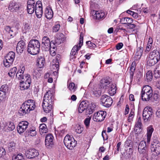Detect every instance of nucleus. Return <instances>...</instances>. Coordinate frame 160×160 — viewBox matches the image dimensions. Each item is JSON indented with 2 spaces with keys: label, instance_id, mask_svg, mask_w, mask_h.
Instances as JSON below:
<instances>
[{
  "label": "nucleus",
  "instance_id": "nucleus-42",
  "mask_svg": "<svg viewBox=\"0 0 160 160\" xmlns=\"http://www.w3.org/2000/svg\"><path fill=\"white\" fill-rule=\"evenodd\" d=\"M69 89L72 92H74L77 89V87L75 86V84L73 82L70 83L68 87Z\"/></svg>",
  "mask_w": 160,
  "mask_h": 160
},
{
  "label": "nucleus",
  "instance_id": "nucleus-4",
  "mask_svg": "<svg viewBox=\"0 0 160 160\" xmlns=\"http://www.w3.org/2000/svg\"><path fill=\"white\" fill-rule=\"evenodd\" d=\"M152 88L150 86L146 85L143 87L141 93L142 100L145 101H148L152 96Z\"/></svg>",
  "mask_w": 160,
  "mask_h": 160
},
{
  "label": "nucleus",
  "instance_id": "nucleus-5",
  "mask_svg": "<svg viewBox=\"0 0 160 160\" xmlns=\"http://www.w3.org/2000/svg\"><path fill=\"white\" fill-rule=\"evenodd\" d=\"M83 39V33L81 32L79 38V43L74 46L71 51L70 54L71 59H73L76 58V55L78 54V50L82 45Z\"/></svg>",
  "mask_w": 160,
  "mask_h": 160
},
{
  "label": "nucleus",
  "instance_id": "nucleus-49",
  "mask_svg": "<svg viewBox=\"0 0 160 160\" xmlns=\"http://www.w3.org/2000/svg\"><path fill=\"white\" fill-rule=\"evenodd\" d=\"M6 153V152L4 148L2 147H0V158L3 157Z\"/></svg>",
  "mask_w": 160,
  "mask_h": 160
},
{
  "label": "nucleus",
  "instance_id": "nucleus-2",
  "mask_svg": "<svg viewBox=\"0 0 160 160\" xmlns=\"http://www.w3.org/2000/svg\"><path fill=\"white\" fill-rule=\"evenodd\" d=\"M40 44L39 41L36 39H32L29 42L27 50L30 54L35 55L38 53L39 51Z\"/></svg>",
  "mask_w": 160,
  "mask_h": 160
},
{
  "label": "nucleus",
  "instance_id": "nucleus-36",
  "mask_svg": "<svg viewBox=\"0 0 160 160\" xmlns=\"http://www.w3.org/2000/svg\"><path fill=\"white\" fill-rule=\"evenodd\" d=\"M10 8L12 11H15V12H17L19 10V5L16 3H12L10 5Z\"/></svg>",
  "mask_w": 160,
  "mask_h": 160
},
{
  "label": "nucleus",
  "instance_id": "nucleus-9",
  "mask_svg": "<svg viewBox=\"0 0 160 160\" xmlns=\"http://www.w3.org/2000/svg\"><path fill=\"white\" fill-rule=\"evenodd\" d=\"M152 113V109L151 107L147 106L144 108L142 113V116L145 122H146L150 120Z\"/></svg>",
  "mask_w": 160,
  "mask_h": 160
},
{
  "label": "nucleus",
  "instance_id": "nucleus-21",
  "mask_svg": "<svg viewBox=\"0 0 160 160\" xmlns=\"http://www.w3.org/2000/svg\"><path fill=\"white\" fill-rule=\"evenodd\" d=\"M88 105V103L87 101H83L79 104L78 108V112L81 113L84 110H86Z\"/></svg>",
  "mask_w": 160,
  "mask_h": 160
},
{
  "label": "nucleus",
  "instance_id": "nucleus-62",
  "mask_svg": "<svg viewBox=\"0 0 160 160\" xmlns=\"http://www.w3.org/2000/svg\"><path fill=\"white\" fill-rule=\"evenodd\" d=\"M123 44L122 42H120L118 43L116 46V48L117 50H119L120 49L123 47Z\"/></svg>",
  "mask_w": 160,
  "mask_h": 160
},
{
  "label": "nucleus",
  "instance_id": "nucleus-48",
  "mask_svg": "<svg viewBox=\"0 0 160 160\" xmlns=\"http://www.w3.org/2000/svg\"><path fill=\"white\" fill-rule=\"evenodd\" d=\"M86 44L89 48H93L96 47V45H95V44L92 43L90 41L87 42Z\"/></svg>",
  "mask_w": 160,
  "mask_h": 160
},
{
  "label": "nucleus",
  "instance_id": "nucleus-51",
  "mask_svg": "<svg viewBox=\"0 0 160 160\" xmlns=\"http://www.w3.org/2000/svg\"><path fill=\"white\" fill-rule=\"evenodd\" d=\"M91 118V117L86 118L84 121V123L87 128H88L89 126Z\"/></svg>",
  "mask_w": 160,
  "mask_h": 160
},
{
  "label": "nucleus",
  "instance_id": "nucleus-29",
  "mask_svg": "<svg viewBox=\"0 0 160 160\" xmlns=\"http://www.w3.org/2000/svg\"><path fill=\"white\" fill-rule=\"evenodd\" d=\"M133 20L131 18L128 17L122 18L120 19V22L122 24H126L132 23Z\"/></svg>",
  "mask_w": 160,
  "mask_h": 160
},
{
  "label": "nucleus",
  "instance_id": "nucleus-33",
  "mask_svg": "<svg viewBox=\"0 0 160 160\" xmlns=\"http://www.w3.org/2000/svg\"><path fill=\"white\" fill-rule=\"evenodd\" d=\"M110 87L108 90L109 92L111 95H114L116 92V87L115 85L112 84L111 85H109Z\"/></svg>",
  "mask_w": 160,
  "mask_h": 160
},
{
  "label": "nucleus",
  "instance_id": "nucleus-58",
  "mask_svg": "<svg viewBox=\"0 0 160 160\" xmlns=\"http://www.w3.org/2000/svg\"><path fill=\"white\" fill-rule=\"evenodd\" d=\"M30 28L29 24L28 22H25L24 24V28L26 30V32L28 31Z\"/></svg>",
  "mask_w": 160,
  "mask_h": 160
},
{
  "label": "nucleus",
  "instance_id": "nucleus-30",
  "mask_svg": "<svg viewBox=\"0 0 160 160\" xmlns=\"http://www.w3.org/2000/svg\"><path fill=\"white\" fill-rule=\"evenodd\" d=\"M48 130V129L45 124L43 123L40 125L39 126V132L41 135H42L44 133L47 132Z\"/></svg>",
  "mask_w": 160,
  "mask_h": 160
},
{
  "label": "nucleus",
  "instance_id": "nucleus-16",
  "mask_svg": "<svg viewBox=\"0 0 160 160\" xmlns=\"http://www.w3.org/2000/svg\"><path fill=\"white\" fill-rule=\"evenodd\" d=\"M39 154L38 152L34 149H29L25 152L26 157L28 158H32L37 157Z\"/></svg>",
  "mask_w": 160,
  "mask_h": 160
},
{
  "label": "nucleus",
  "instance_id": "nucleus-34",
  "mask_svg": "<svg viewBox=\"0 0 160 160\" xmlns=\"http://www.w3.org/2000/svg\"><path fill=\"white\" fill-rule=\"evenodd\" d=\"M16 144L14 142H11L8 144V150L10 152L13 151L15 148Z\"/></svg>",
  "mask_w": 160,
  "mask_h": 160
},
{
  "label": "nucleus",
  "instance_id": "nucleus-32",
  "mask_svg": "<svg viewBox=\"0 0 160 160\" xmlns=\"http://www.w3.org/2000/svg\"><path fill=\"white\" fill-rule=\"evenodd\" d=\"M110 84V82L108 80L104 79L101 81L100 83V86L102 88H104L105 89H106L107 88V87H109V86H108V85Z\"/></svg>",
  "mask_w": 160,
  "mask_h": 160
},
{
  "label": "nucleus",
  "instance_id": "nucleus-61",
  "mask_svg": "<svg viewBox=\"0 0 160 160\" xmlns=\"http://www.w3.org/2000/svg\"><path fill=\"white\" fill-rule=\"evenodd\" d=\"M122 30L124 31V32H125L126 31V30L125 28H121L120 26H118L116 27L115 30V32H120L121 30Z\"/></svg>",
  "mask_w": 160,
  "mask_h": 160
},
{
  "label": "nucleus",
  "instance_id": "nucleus-20",
  "mask_svg": "<svg viewBox=\"0 0 160 160\" xmlns=\"http://www.w3.org/2000/svg\"><path fill=\"white\" fill-rule=\"evenodd\" d=\"M52 104H49L47 103L46 104L45 102H42V106L44 111L46 113L50 112V115L53 112V107Z\"/></svg>",
  "mask_w": 160,
  "mask_h": 160
},
{
  "label": "nucleus",
  "instance_id": "nucleus-50",
  "mask_svg": "<svg viewBox=\"0 0 160 160\" xmlns=\"http://www.w3.org/2000/svg\"><path fill=\"white\" fill-rule=\"evenodd\" d=\"M142 125V123H141V118L139 117L138 119L137 122L135 124V126L136 128H140Z\"/></svg>",
  "mask_w": 160,
  "mask_h": 160
},
{
  "label": "nucleus",
  "instance_id": "nucleus-27",
  "mask_svg": "<svg viewBox=\"0 0 160 160\" xmlns=\"http://www.w3.org/2000/svg\"><path fill=\"white\" fill-rule=\"evenodd\" d=\"M45 14V17L48 19H51L52 17L53 12L51 8L47 7L46 8Z\"/></svg>",
  "mask_w": 160,
  "mask_h": 160
},
{
  "label": "nucleus",
  "instance_id": "nucleus-15",
  "mask_svg": "<svg viewBox=\"0 0 160 160\" xmlns=\"http://www.w3.org/2000/svg\"><path fill=\"white\" fill-rule=\"evenodd\" d=\"M54 144L53 137L52 134H48L45 137V145L46 147L50 148Z\"/></svg>",
  "mask_w": 160,
  "mask_h": 160
},
{
  "label": "nucleus",
  "instance_id": "nucleus-12",
  "mask_svg": "<svg viewBox=\"0 0 160 160\" xmlns=\"http://www.w3.org/2000/svg\"><path fill=\"white\" fill-rule=\"evenodd\" d=\"M28 122L26 121H22L19 122L17 127L18 132L21 134L24 132L28 128Z\"/></svg>",
  "mask_w": 160,
  "mask_h": 160
},
{
  "label": "nucleus",
  "instance_id": "nucleus-22",
  "mask_svg": "<svg viewBox=\"0 0 160 160\" xmlns=\"http://www.w3.org/2000/svg\"><path fill=\"white\" fill-rule=\"evenodd\" d=\"M25 47V43L24 41H19L16 47L17 52L18 53H21L22 52Z\"/></svg>",
  "mask_w": 160,
  "mask_h": 160
},
{
  "label": "nucleus",
  "instance_id": "nucleus-17",
  "mask_svg": "<svg viewBox=\"0 0 160 160\" xmlns=\"http://www.w3.org/2000/svg\"><path fill=\"white\" fill-rule=\"evenodd\" d=\"M35 4L34 0H28L27 2V10L28 13L32 14L34 12Z\"/></svg>",
  "mask_w": 160,
  "mask_h": 160
},
{
  "label": "nucleus",
  "instance_id": "nucleus-25",
  "mask_svg": "<svg viewBox=\"0 0 160 160\" xmlns=\"http://www.w3.org/2000/svg\"><path fill=\"white\" fill-rule=\"evenodd\" d=\"M93 13H95V17L97 19H100L104 18L105 14L104 11L102 10L93 11Z\"/></svg>",
  "mask_w": 160,
  "mask_h": 160
},
{
  "label": "nucleus",
  "instance_id": "nucleus-52",
  "mask_svg": "<svg viewBox=\"0 0 160 160\" xmlns=\"http://www.w3.org/2000/svg\"><path fill=\"white\" fill-rule=\"evenodd\" d=\"M83 130V128L78 125L76 127L75 131L77 133L80 134L82 132Z\"/></svg>",
  "mask_w": 160,
  "mask_h": 160
},
{
  "label": "nucleus",
  "instance_id": "nucleus-38",
  "mask_svg": "<svg viewBox=\"0 0 160 160\" xmlns=\"http://www.w3.org/2000/svg\"><path fill=\"white\" fill-rule=\"evenodd\" d=\"M12 160H24L22 154L19 153L16 155H15L12 157Z\"/></svg>",
  "mask_w": 160,
  "mask_h": 160
},
{
  "label": "nucleus",
  "instance_id": "nucleus-46",
  "mask_svg": "<svg viewBox=\"0 0 160 160\" xmlns=\"http://www.w3.org/2000/svg\"><path fill=\"white\" fill-rule=\"evenodd\" d=\"M60 25L58 23H56L52 28V32H57L60 29Z\"/></svg>",
  "mask_w": 160,
  "mask_h": 160
},
{
  "label": "nucleus",
  "instance_id": "nucleus-3",
  "mask_svg": "<svg viewBox=\"0 0 160 160\" xmlns=\"http://www.w3.org/2000/svg\"><path fill=\"white\" fill-rule=\"evenodd\" d=\"M160 54L157 50H154L151 52L147 58V64L149 66L155 65L160 59Z\"/></svg>",
  "mask_w": 160,
  "mask_h": 160
},
{
  "label": "nucleus",
  "instance_id": "nucleus-13",
  "mask_svg": "<svg viewBox=\"0 0 160 160\" xmlns=\"http://www.w3.org/2000/svg\"><path fill=\"white\" fill-rule=\"evenodd\" d=\"M54 99V97L51 92L48 91L47 92L44 96L43 102H45L46 104L47 103L53 104Z\"/></svg>",
  "mask_w": 160,
  "mask_h": 160
},
{
  "label": "nucleus",
  "instance_id": "nucleus-63",
  "mask_svg": "<svg viewBox=\"0 0 160 160\" xmlns=\"http://www.w3.org/2000/svg\"><path fill=\"white\" fill-rule=\"evenodd\" d=\"M131 23L130 24H128L126 26V27L129 29H133L136 27V25L134 23Z\"/></svg>",
  "mask_w": 160,
  "mask_h": 160
},
{
  "label": "nucleus",
  "instance_id": "nucleus-14",
  "mask_svg": "<svg viewBox=\"0 0 160 160\" xmlns=\"http://www.w3.org/2000/svg\"><path fill=\"white\" fill-rule=\"evenodd\" d=\"M35 13L37 17L40 18L43 13L42 5L40 1H38L35 4Z\"/></svg>",
  "mask_w": 160,
  "mask_h": 160
},
{
  "label": "nucleus",
  "instance_id": "nucleus-10",
  "mask_svg": "<svg viewBox=\"0 0 160 160\" xmlns=\"http://www.w3.org/2000/svg\"><path fill=\"white\" fill-rule=\"evenodd\" d=\"M101 102L102 105L106 108H109L113 102L112 98L109 96L104 95L101 98Z\"/></svg>",
  "mask_w": 160,
  "mask_h": 160
},
{
  "label": "nucleus",
  "instance_id": "nucleus-26",
  "mask_svg": "<svg viewBox=\"0 0 160 160\" xmlns=\"http://www.w3.org/2000/svg\"><path fill=\"white\" fill-rule=\"evenodd\" d=\"M37 63L39 68H43L45 64L44 57L39 56L37 60Z\"/></svg>",
  "mask_w": 160,
  "mask_h": 160
},
{
  "label": "nucleus",
  "instance_id": "nucleus-39",
  "mask_svg": "<svg viewBox=\"0 0 160 160\" xmlns=\"http://www.w3.org/2000/svg\"><path fill=\"white\" fill-rule=\"evenodd\" d=\"M95 106V105L94 104L92 105L86 109V112L89 114L92 113L94 111Z\"/></svg>",
  "mask_w": 160,
  "mask_h": 160
},
{
  "label": "nucleus",
  "instance_id": "nucleus-6",
  "mask_svg": "<svg viewBox=\"0 0 160 160\" xmlns=\"http://www.w3.org/2000/svg\"><path fill=\"white\" fill-rule=\"evenodd\" d=\"M63 142L66 147L70 150H72L77 144V141L73 138L68 135H67L65 137Z\"/></svg>",
  "mask_w": 160,
  "mask_h": 160
},
{
  "label": "nucleus",
  "instance_id": "nucleus-53",
  "mask_svg": "<svg viewBox=\"0 0 160 160\" xmlns=\"http://www.w3.org/2000/svg\"><path fill=\"white\" fill-rule=\"evenodd\" d=\"M153 75L156 78L160 77V72L156 68L154 71Z\"/></svg>",
  "mask_w": 160,
  "mask_h": 160
},
{
  "label": "nucleus",
  "instance_id": "nucleus-45",
  "mask_svg": "<svg viewBox=\"0 0 160 160\" xmlns=\"http://www.w3.org/2000/svg\"><path fill=\"white\" fill-rule=\"evenodd\" d=\"M146 78L148 81H150L152 78V72L148 71L146 74Z\"/></svg>",
  "mask_w": 160,
  "mask_h": 160
},
{
  "label": "nucleus",
  "instance_id": "nucleus-54",
  "mask_svg": "<svg viewBox=\"0 0 160 160\" xmlns=\"http://www.w3.org/2000/svg\"><path fill=\"white\" fill-rule=\"evenodd\" d=\"M125 145L127 147H132V141L129 139L127 140L125 142Z\"/></svg>",
  "mask_w": 160,
  "mask_h": 160
},
{
  "label": "nucleus",
  "instance_id": "nucleus-64",
  "mask_svg": "<svg viewBox=\"0 0 160 160\" xmlns=\"http://www.w3.org/2000/svg\"><path fill=\"white\" fill-rule=\"evenodd\" d=\"M93 94L97 97H99L101 94V92L100 90L93 91Z\"/></svg>",
  "mask_w": 160,
  "mask_h": 160
},
{
  "label": "nucleus",
  "instance_id": "nucleus-55",
  "mask_svg": "<svg viewBox=\"0 0 160 160\" xmlns=\"http://www.w3.org/2000/svg\"><path fill=\"white\" fill-rule=\"evenodd\" d=\"M134 116V112L131 111L128 118V120L129 122H131Z\"/></svg>",
  "mask_w": 160,
  "mask_h": 160
},
{
  "label": "nucleus",
  "instance_id": "nucleus-43",
  "mask_svg": "<svg viewBox=\"0 0 160 160\" xmlns=\"http://www.w3.org/2000/svg\"><path fill=\"white\" fill-rule=\"evenodd\" d=\"M127 13L132 15L134 18H137L138 17V15L137 13L135 12L129 10H128L126 11Z\"/></svg>",
  "mask_w": 160,
  "mask_h": 160
},
{
  "label": "nucleus",
  "instance_id": "nucleus-28",
  "mask_svg": "<svg viewBox=\"0 0 160 160\" xmlns=\"http://www.w3.org/2000/svg\"><path fill=\"white\" fill-rule=\"evenodd\" d=\"M15 128L13 123L11 122H9L7 123V125L5 126L4 129L5 131L8 132L12 131Z\"/></svg>",
  "mask_w": 160,
  "mask_h": 160
},
{
  "label": "nucleus",
  "instance_id": "nucleus-23",
  "mask_svg": "<svg viewBox=\"0 0 160 160\" xmlns=\"http://www.w3.org/2000/svg\"><path fill=\"white\" fill-rule=\"evenodd\" d=\"M25 69V68L24 66H23L22 68L19 70L16 74V78L19 80H24L25 79V76H24V72Z\"/></svg>",
  "mask_w": 160,
  "mask_h": 160
},
{
  "label": "nucleus",
  "instance_id": "nucleus-31",
  "mask_svg": "<svg viewBox=\"0 0 160 160\" xmlns=\"http://www.w3.org/2000/svg\"><path fill=\"white\" fill-rule=\"evenodd\" d=\"M15 58V53L13 52H9L6 57L5 58L10 62L13 63Z\"/></svg>",
  "mask_w": 160,
  "mask_h": 160
},
{
  "label": "nucleus",
  "instance_id": "nucleus-1",
  "mask_svg": "<svg viewBox=\"0 0 160 160\" xmlns=\"http://www.w3.org/2000/svg\"><path fill=\"white\" fill-rule=\"evenodd\" d=\"M36 107L35 101L32 99H28L25 101L22 104L19 111L20 115H23L33 110Z\"/></svg>",
  "mask_w": 160,
  "mask_h": 160
},
{
  "label": "nucleus",
  "instance_id": "nucleus-44",
  "mask_svg": "<svg viewBox=\"0 0 160 160\" xmlns=\"http://www.w3.org/2000/svg\"><path fill=\"white\" fill-rule=\"evenodd\" d=\"M5 30L8 33L10 34L11 36H12L13 31L10 27L9 26H6L5 28Z\"/></svg>",
  "mask_w": 160,
  "mask_h": 160
},
{
  "label": "nucleus",
  "instance_id": "nucleus-37",
  "mask_svg": "<svg viewBox=\"0 0 160 160\" xmlns=\"http://www.w3.org/2000/svg\"><path fill=\"white\" fill-rule=\"evenodd\" d=\"M29 135L31 136H35L37 134V132L36 128L34 127L30 128L28 131Z\"/></svg>",
  "mask_w": 160,
  "mask_h": 160
},
{
  "label": "nucleus",
  "instance_id": "nucleus-35",
  "mask_svg": "<svg viewBox=\"0 0 160 160\" xmlns=\"http://www.w3.org/2000/svg\"><path fill=\"white\" fill-rule=\"evenodd\" d=\"M53 45L50 46L49 49L50 50V53L51 55L52 56H54L56 54L55 50H56V47L55 46L54 42H53Z\"/></svg>",
  "mask_w": 160,
  "mask_h": 160
},
{
  "label": "nucleus",
  "instance_id": "nucleus-19",
  "mask_svg": "<svg viewBox=\"0 0 160 160\" xmlns=\"http://www.w3.org/2000/svg\"><path fill=\"white\" fill-rule=\"evenodd\" d=\"M53 42L52 41L50 42L49 38L47 36L44 37L42 39V44L43 45V47L47 49L46 50L49 49Z\"/></svg>",
  "mask_w": 160,
  "mask_h": 160
},
{
  "label": "nucleus",
  "instance_id": "nucleus-8",
  "mask_svg": "<svg viewBox=\"0 0 160 160\" xmlns=\"http://www.w3.org/2000/svg\"><path fill=\"white\" fill-rule=\"evenodd\" d=\"M138 149L140 153L142 154L143 157H144L145 158V159L143 158V159L142 160H147V148L145 141H142L140 142L138 146Z\"/></svg>",
  "mask_w": 160,
  "mask_h": 160
},
{
  "label": "nucleus",
  "instance_id": "nucleus-11",
  "mask_svg": "<svg viewBox=\"0 0 160 160\" xmlns=\"http://www.w3.org/2000/svg\"><path fill=\"white\" fill-rule=\"evenodd\" d=\"M106 116V112L103 111H100L94 113L92 119L96 122H101L103 121Z\"/></svg>",
  "mask_w": 160,
  "mask_h": 160
},
{
  "label": "nucleus",
  "instance_id": "nucleus-7",
  "mask_svg": "<svg viewBox=\"0 0 160 160\" xmlns=\"http://www.w3.org/2000/svg\"><path fill=\"white\" fill-rule=\"evenodd\" d=\"M31 83V78L30 75L28 74L26 75L24 80L20 82V89L21 90L23 91L28 89L30 86Z\"/></svg>",
  "mask_w": 160,
  "mask_h": 160
},
{
  "label": "nucleus",
  "instance_id": "nucleus-60",
  "mask_svg": "<svg viewBox=\"0 0 160 160\" xmlns=\"http://www.w3.org/2000/svg\"><path fill=\"white\" fill-rule=\"evenodd\" d=\"M121 143L120 142H119L118 143L117 146L116 150H115L114 152L115 154H117L118 153V152L120 150V146L121 145Z\"/></svg>",
  "mask_w": 160,
  "mask_h": 160
},
{
  "label": "nucleus",
  "instance_id": "nucleus-41",
  "mask_svg": "<svg viewBox=\"0 0 160 160\" xmlns=\"http://www.w3.org/2000/svg\"><path fill=\"white\" fill-rule=\"evenodd\" d=\"M1 90L2 91L6 93H8L9 90V88L7 84H4L2 85L1 88Z\"/></svg>",
  "mask_w": 160,
  "mask_h": 160
},
{
  "label": "nucleus",
  "instance_id": "nucleus-57",
  "mask_svg": "<svg viewBox=\"0 0 160 160\" xmlns=\"http://www.w3.org/2000/svg\"><path fill=\"white\" fill-rule=\"evenodd\" d=\"M58 65L57 64H53L52 65V67L54 69H55L54 68L55 67V70L53 72V73L54 74V75H57L58 74L57 71L58 70Z\"/></svg>",
  "mask_w": 160,
  "mask_h": 160
},
{
  "label": "nucleus",
  "instance_id": "nucleus-40",
  "mask_svg": "<svg viewBox=\"0 0 160 160\" xmlns=\"http://www.w3.org/2000/svg\"><path fill=\"white\" fill-rule=\"evenodd\" d=\"M17 70V69L16 67H14L11 69L8 73L9 76L11 77H14L16 73Z\"/></svg>",
  "mask_w": 160,
  "mask_h": 160
},
{
  "label": "nucleus",
  "instance_id": "nucleus-24",
  "mask_svg": "<svg viewBox=\"0 0 160 160\" xmlns=\"http://www.w3.org/2000/svg\"><path fill=\"white\" fill-rule=\"evenodd\" d=\"M153 131L154 129L152 126L151 125L149 126L147 128V143H149L150 142Z\"/></svg>",
  "mask_w": 160,
  "mask_h": 160
},
{
  "label": "nucleus",
  "instance_id": "nucleus-47",
  "mask_svg": "<svg viewBox=\"0 0 160 160\" xmlns=\"http://www.w3.org/2000/svg\"><path fill=\"white\" fill-rule=\"evenodd\" d=\"M3 63L4 66L7 68L9 67L12 63V62H10L6 58L4 60Z\"/></svg>",
  "mask_w": 160,
  "mask_h": 160
},
{
  "label": "nucleus",
  "instance_id": "nucleus-56",
  "mask_svg": "<svg viewBox=\"0 0 160 160\" xmlns=\"http://www.w3.org/2000/svg\"><path fill=\"white\" fill-rule=\"evenodd\" d=\"M159 95L156 93L152 94V96L150 99L153 101H157L159 97Z\"/></svg>",
  "mask_w": 160,
  "mask_h": 160
},
{
  "label": "nucleus",
  "instance_id": "nucleus-18",
  "mask_svg": "<svg viewBox=\"0 0 160 160\" xmlns=\"http://www.w3.org/2000/svg\"><path fill=\"white\" fill-rule=\"evenodd\" d=\"M151 150L154 152L156 155H159L160 153V143L158 141L154 142L151 146Z\"/></svg>",
  "mask_w": 160,
  "mask_h": 160
},
{
  "label": "nucleus",
  "instance_id": "nucleus-59",
  "mask_svg": "<svg viewBox=\"0 0 160 160\" xmlns=\"http://www.w3.org/2000/svg\"><path fill=\"white\" fill-rule=\"evenodd\" d=\"M6 93H4L1 90H0V100L2 101L3 100L5 97Z\"/></svg>",
  "mask_w": 160,
  "mask_h": 160
}]
</instances>
